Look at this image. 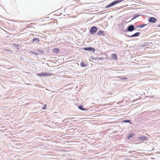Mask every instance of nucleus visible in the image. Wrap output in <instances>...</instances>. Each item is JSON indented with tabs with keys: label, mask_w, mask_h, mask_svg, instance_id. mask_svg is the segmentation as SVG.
<instances>
[{
	"label": "nucleus",
	"mask_w": 160,
	"mask_h": 160,
	"mask_svg": "<svg viewBox=\"0 0 160 160\" xmlns=\"http://www.w3.org/2000/svg\"><path fill=\"white\" fill-rule=\"evenodd\" d=\"M124 0H117L116 1H114L111 3H110L109 4H108L106 6V8H111L114 5L120 2H121Z\"/></svg>",
	"instance_id": "1"
},
{
	"label": "nucleus",
	"mask_w": 160,
	"mask_h": 160,
	"mask_svg": "<svg viewBox=\"0 0 160 160\" xmlns=\"http://www.w3.org/2000/svg\"><path fill=\"white\" fill-rule=\"evenodd\" d=\"M136 29L135 26L133 25H129L125 32H132Z\"/></svg>",
	"instance_id": "2"
},
{
	"label": "nucleus",
	"mask_w": 160,
	"mask_h": 160,
	"mask_svg": "<svg viewBox=\"0 0 160 160\" xmlns=\"http://www.w3.org/2000/svg\"><path fill=\"white\" fill-rule=\"evenodd\" d=\"M98 28L95 26L92 27L90 30V32L92 34H94L98 30Z\"/></svg>",
	"instance_id": "3"
},
{
	"label": "nucleus",
	"mask_w": 160,
	"mask_h": 160,
	"mask_svg": "<svg viewBox=\"0 0 160 160\" xmlns=\"http://www.w3.org/2000/svg\"><path fill=\"white\" fill-rule=\"evenodd\" d=\"M37 76H41V77H47L50 76L51 75V74L50 73H48V72H42L41 73H37Z\"/></svg>",
	"instance_id": "4"
},
{
	"label": "nucleus",
	"mask_w": 160,
	"mask_h": 160,
	"mask_svg": "<svg viewBox=\"0 0 160 160\" xmlns=\"http://www.w3.org/2000/svg\"><path fill=\"white\" fill-rule=\"evenodd\" d=\"M140 34V32H137L131 36H130L127 34L125 36L128 38H133L138 37L139 35Z\"/></svg>",
	"instance_id": "5"
},
{
	"label": "nucleus",
	"mask_w": 160,
	"mask_h": 160,
	"mask_svg": "<svg viewBox=\"0 0 160 160\" xmlns=\"http://www.w3.org/2000/svg\"><path fill=\"white\" fill-rule=\"evenodd\" d=\"M83 50L86 51H91L92 52H94L95 51L94 48L91 47L84 48Z\"/></svg>",
	"instance_id": "6"
},
{
	"label": "nucleus",
	"mask_w": 160,
	"mask_h": 160,
	"mask_svg": "<svg viewBox=\"0 0 160 160\" xmlns=\"http://www.w3.org/2000/svg\"><path fill=\"white\" fill-rule=\"evenodd\" d=\"M157 21V19L154 17H151L149 18L148 21L149 22L155 23Z\"/></svg>",
	"instance_id": "7"
},
{
	"label": "nucleus",
	"mask_w": 160,
	"mask_h": 160,
	"mask_svg": "<svg viewBox=\"0 0 160 160\" xmlns=\"http://www.w3.org/2000/svg\"><path fill=\"white\" fill-rule=\"evenodd\" d=\"M140 141H143L148 139V138L145 136H142L139 138Z\"/></svg>",
	"instance_id": "8"
},
{
	"label": "nucleus",
	"mask_w": 160,
	"mask_h": 160,
	"mask_svg": "<svg viewBox=\"0 0 160 160\" xmlns=\"http://www.w3.org/2000/svg\"><path fill=\"white\" fill-rule=\"evenodd\" d=\"M111 58L113 60H116L117 59V57L115 53H113L111 55Z\"/></svg>",
	"instance_id": "9"
},
{
	"label": "nucleus",
	"mask_w": 160,
	"mask_h": 160,
	"mask_svg": "<svg viewBox=\"0 0 160 160\" xmlns=\"http://www.w3.org/2000/svg\"><path fill=\"white\" fill-rule=\"evenodd\" d=\"M98 35L104 36V31L102 30L99 31L97 34Z\"/></svg>",
	"instance_id": "10"
},
{
	"label": "nucleus",
	"mask_w": 160,
	"mask_h": 160,
	"mask_svg": "<svg viewBox=\"0 0 160 160\" xmlns=\"http://www.w3.org/2000/svg\"><path fill=\"white\" fill-rule=\"evenodd\" d=\"M12 47L15 49L18 50L19 49V46L17 44L14 43L12 44Z\"/></svg>",
	"instance_id": "11"
},
{
	"label": "nucleus",
	"mask_w": 160,
	"mask_h": 160,
	"mask_svg": "<svg viewBox=\"0 0 160 160\" xmlns=\"http://www.w3.org/2000/svg\"><path fill=\"white\" fill-rule=\"evenodd\" d=\"M78 108L79 109L82 111H86L87 110L86 108H84L83 107V106H82V105H79L78 106Z\"/></svg>",
	"instance_id": "12"
},
{
	"label": "nucleus",
	"mask_w": 160,
	"mask_h": 160,
	"mask_svg": "<svg viewBox=\"0 0 160 160\" xmlns=\"http://www.w3.org/2000/svg\"><path fill=\"white\" fill-rule=\"evenodd\" d=\"M141 15H142L138 14H135L133 16V17L132 18L131 20H133Z\"/></svg>",
	"instance_id": "13"
},
{
	"label": "nucleus",
	"mask_w": 160,
	"mask_h": 160,
	"mask_svg": "<svg viewBox=\"0 0 160 160\" xmlns=\"http://www.w3.org/2000/svg\"><path fill=\"white\" fill-rule=\"evenodd\" d=\"M131 123V121L130 120H124L122 121V123Z\"/></svg>",
	"instance_id": "14"
},
{
	"label": "nucleus",
	"mask_w": 160,
	"mask_h": 160,
	"mask_svg": "<svg viewBox=\"0 0 160 160\" xmlns=\"http://www.w3.org/2000/svg\"><path fill=\"white\" fill-rule=\"evenodd\" d=\"M80 66L82 67H85L87 66V65L86 63H85L83 62H82L80 64Z\"/></svg>",
	"instance_id": "15"
},
{
	"label": "nucleus",
	"mask_w": 160,
	"mask_h": 160,
	"mask_svg": "<svg viewBox=\"0 0 160 160\" xmlns=\"http://www.w3.org/2000/svg\"><path fill=\"white\" fill-rule=\"evenodd\" d=\"M133 135H134V134L133 133H131V134H128L127 136V138H128V139H130L131 138L133 137Z\"/></svg>",
	"instance_id": "16"
},
{
	"label": "nucleus",
	"mask_w": 160,
	"mask_h": 160,
	"mask_svg": "<svg viewBox=\"0 0 160 160\" xmlns=\"http://www.w3.org/2000/svg\"><path fill=\"white\" fill-rule=\"evenodd\" d=\"M32 41H35L36 42H39V40L38 38H34L32 39Z\"/></svg>",
	"instance_id": "17"
},
{
	"label": "nucleus",
	"mask_w": 160,
	"mask_h": 160,
	"mask_svg": "<svg viewBox=\"0 0 160 160\" xmlns=\"http://www.w3.org/2000/svg\"><path fill=\"white\" fill-rule=\"evenodd\" d=\"M147 25V24H142L141 25H139L138 26L139 28H142L145 27Z\"/></svg>",
	"instance_id": "18"
},
{
	"label": "nucleus",
	"mask_w": 160,
	"mask_h": 160,
	"mask_svg": "<svg viewBox=\"0 0 160 160\" xmlns=\"http://www.w3.org/2000/svg\"><path fill=\"white\" fill-rule=\"evenodd\" d=\"M53 52L56 53H57L59 52V49L58 48H55L53 49Z\"/></svg>",
	"instance_id": "19"
},
{
	"label": "nucleus",
	"mask_w": 160,
	"mask_h": 160,
	"mask_svg": "<svg viewBox=\"0 0 160 160\" xmlns=\"http://www.w3.org/2000/svg\"><path fill=\"white\" fill-rule=\"evenodd\" d=\"M38 51L42 53L43 54L44 53V51L42 49H38L37 50Z\"/></svg>",
	"instance_id": "20"
},
{
	"label": "nucleus",
	"mask_w": 160,
	"mask_h": 160,
	"mask_svg": "<svg viewBox=\"0 0 160 160\" xmlns=\"http://www.w3.org/2000/svg\"><path fill=\"white\" fill-rule=\"evenodd\" d=\"M117 78H119L121 79H122V80H125V79H127V78H122V77L121 76H118L117 77Z\"/></svg>",
	"instance_id": "21"
},
{
	"label": "nucleus",
	"mask_w": 160,
	"mask_h": 160,
	"mask_svg": "<svg viewBox=\"0 0 160 160\" xmlns=\"http://www.w3.org/2000/svg\"><path fill=\"white\" fill-rule=\"evenodd\" d=\"M102 59V58H99V57H96V61H97L101 60Z\"/></svg>",
	"instance_id": "22"
},
{
	"label": "nucleus",
	"mask_w": 160,
	"mask_h": 160,
	"mask_svg": "<svg viewBox=\"0 0 160 160\" xmlns=\"http://www.w3.org/2000/svg\"><path fill=\"white\" fill-rule=\"evenodd\" d=\"M31 52L33 54H34L35 55H36V56H37L38 55V54L36 52Z\"/></svg>",
	"instance_id": "23"
},
{
	"label": "nucleus",
	"mask_w": 160,
	"mask_h": 160,
	"mask_svg": "<svg viewBox=\"0 0 160 160\" xmlns=\"http://www.w3.org/2000/svg\"><path fill=\"white\" fill-rule=\"evenodd\" d=\"M5 50H6V51H9V52H12V51L11 50H10L9 49H8V48H7L6 49H5Z\"/></svg>",
	"instance_id": "24"
},
{
	"label": "nucleus",
	"mask_w": 160,
	"mask_h": 160,
	"mask_svg": "<svg viewBox=\"0 0 160 160\" xmlns=\"http://www.w3.org/2000/svg\"><path fill=\"white\" fill-rule=\"evenodd\" d=\"M91 58L92 60H93L96 61V58H95V57H92Z\"/></svg>",
	"instance_id": "25"
},
{
	"label": "nucleus",
	"mask_w": 160,
	"mask_h": 160,
	"mask_svg": "<svg viewBox=\"0 0 160 160\" xmlns=\"http://www.w3.org/2000/svg\"><path fill=\"white\" fill-rule=\"evenodd\" d=\"M46 104H45L44 105V106L43 107V109H45L46 108Z\"/></svg>",
	"instance_id": "26"
},
{
	"label": "nucleus",
	"mask_w": 160,
	"mask_h": 160,
	"mask_svg": "<svg viewBox=\"0 0 160 160\" xmlns=\"http://www.w3.org/2000/svg\"><path fill=\"white\" fill-rule=\"evenodd\" d=\"M158 27H160V24L159 25V26Z\"/></svg>",
	"instance_id": "27"
},
{
	"label": "nucleus",
	"mask_w": 160,
	"mask_h": 160,
	"mask_svg": "<svg viewBox=\"0 0 160 160\" xmlns=\"http://www.w3.org/2000/svg\"><path fill=\"white\" fill-rule=\"evenodd\" d=\"M126 160H130V159H127Z\"/></svg>",
	"instance_id": "28"
}]
</instances>
